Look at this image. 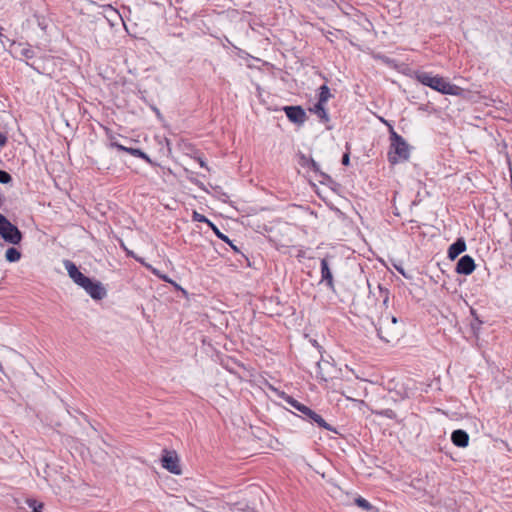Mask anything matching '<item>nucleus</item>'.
<instances>
[{"mask_svg": "<svg viewBox=\"0 0 512 512\" xmlns=\"http://www.w3.org/2000/svg\"><path fill=\"white\" fill-rule=\"evenodd\" d=\"M415 78L421 84L432 88L445 95H459L461 88L457 85L451 84L439 75H432L428 72H417Z\"/></svg>", "mask_w": 512, "mask_h": 512, "instance_id": "1", "label": "nucleus"}, {"mask_svg": "<svg viewBox=\"0 0 512 512\" xmlns=\"http://www.w3.org/2000/svg\"><path fill=\"white\" fill-rule=\"evenodd\" d=\"M397 323L398 319L395 316L382 315L375 325L378 337L387 343L397 339L401 333Z\"/></svg>", "mask_w": 512, "mask_h": 512, "instance_id": "2", "label": "nucleus"}, {"mask_svg": "<svg viewBox=\"0 0 512 512\" xmlns=\"http://www.w3.org/2000/svg\"><path fill=\"white\" fill-rule=\"evenodd\" d=\"M391 146L388 153L389 161L396 164L409 158V146L406 141L391 128Z\"/></svg>", "mask_w": 512, "mask_h": 512, "instance_id": "3", "label": "nucleus"}, {"mask_svg": "<svg viewBox=\"0 0 512 512\" xmlns=\"http://www.w3.org/2000/svg\"><path fill=\"white\" fill-rule=\"evenodd\" d=\"M0 236L2 239L12 245H17L22 240L21 231L12 224L4 215L0 213Z\"/></svg>", "mask_w": 512, "mask_h": 512, "instance_id": "4", "label": "nucleus"}, {"mask_svg": "<svg viewBox=\"0 0 512 512\" xmlns=\"http://www.w3.org/2000/svg\"><path fill=\"white\" fill-rule=\"evenodd\" d=\"M161 463L162 467L172 474L180 475L182 473L179 465V458L176 452L164 450V455L162 456Z\"/></svg>", "mask_w": 512, "mask_h": 512, "instance_id": "5", "label": "nucleus"}, {"mask_svg": "<svg viewBox=\"0 0 512 512\" xmlns=\"http://www.w3.org/2000/svg\"><path fill=\"white\" fill-rule=\"evenodd\" d=\"M283 110L292 123L302 125L307 119L306 112L301 106H285Z\"/></svg>", "mask_w": 512, "mask_h": 512, "instance_id": "6", "label": "nucleus"}, {"mask_svg": "<svg viewBox=\"0 0 512 512\" xmlns=\"http://www.w3.org/2000/svg\"><path fill=\"white\" fill-rule=\"evenodd\" d=\"M82 288L95 300H101L106 296V290L99 281H93L89 278L88 283L85 282Z\"/></svg>", "mask_w": 512, "mask_h": 512, "instance_id": "7", "label": "nucleus"}, {"mask_svg": "<svg viewBox=\"0 0 512 512\" xmlns=\"http://www.w3.org/2000/svg\"><path fill=\"white\" fill-rule=\"evenodd\" d=\"M64 266H65V268L67 270V273H68L69 277L78 286L82 287L85 284V282L88 283L89 277H87L83 273H81L79 271V269L77 268V266L73 262H71L69 260H66V261H64Z\"/></svg>", "mask_w": 512, "mask_h": 512, "instance_id": "8", "label": "nucleus"}, {"mask_svg": "<svg viewBox=\"0 0 512 512\" xmlns=\"http://www.w3.org/2000/svg\"><path fill=\"white\" fill-rule=\"evenodd\" d=\"M474 269L475 262L469 255L462 256L456 265V272L458 274L469 275L474 271Z\"/></svg>", "mask_w": 512, "mask_h": 512, "instance_id": "9", "label": "nucleus"}, {"mask_svg": "<svg viewBox=\"0 0 512 512\" xmlns=\"http://www.w3.org/2000/svg\"><path fill=\"white\" fill-rule=\"evenodd\" d=\"M13 52L21 57L26 59H31L35 56V52L33 48L25 43H13L12 44Z\"/></svg>", "mask_w": 512, "mask_h": 512, "instance_id": "10", "label": "nucleus"}, {"mask_svg": "<svg viewBox=\"0 0 512 512\" xmlns=\"http://www.w3.org/2000/svg\"><path fill=\"white\" fill-rule=\"evenodd\" d=\"M466 250V243L463 238L457 239L448 249V257L451 260L457 258L461 253Z\"/></svg>", "mask_w": 512, "mask_h": 512, "instance_id": "11", "label": "nucleus"}, {"mask_svg": "<svg viewBox=\"0 0 512 512\" xmlns=\"http://www.w3.org/2000/svg\"><path fill=\"white\" fill-rule=\"evenodd\" d=\"M281 397L282 399L287 403L289 404L291 407H293L294 409H296L297 411H299L300 413H302L303 417L305 418V416L307 415L308 412H310V408L305 406L304 404L300 403L299 401H297L296 399H294L293 397L287 395L286 393L282 392L281 393Z\"/></svg>", "mask_w": 512, "mask_h": 512, "instance_id": "12", "label": "nucleus"}, {"mask_svg": "<svg viewBox=\"0 0 512 512\" xmlns=\"http://www.w3.org/2000/svg\"><path fill=\"white\" fill-rule=\"evenodd\" d=\"M451 440L458 447H466L469 443V435L461 429L455 430L451 435Z\"/></svg>", "mask_w": 512, "mask_h": 512, "instance_id": "13", "label": "nucleus"}, {"mask_svg": "<svg viewBox=\"0 0 512 512\" xmlns=\"http://www.w3.org/2000/svg\"><path fill=\"white\" fill-rule=\"evenodd\" d=\"M321 278L330 288H333V276L328 265V261L324 258L321 260Z\"/></svg>", "mask_w": 512, "mask_h": 512, "instance_id": "14", "label": "nucleus"}, {"mask_svg": "<svg viewBox=\"0 0 512 512\" xmlns=\"http://www.w3.org/2000/svg\"><path fill=\"white\" fill-rule=\"evenodd\" d=\"M305 418L310 419L312 422H315L319 427H322L329 431H335L331 425H329L319 414L310 409V412L307 413Z\"/></svg>", "mask_w": 512, "mask_h": 512, "instance_id": "15", "label": "nucleus"}, {"mask_svg": "<svg viewBox=\"0 0 512 512\" xmlns=\"http://www.w3.org/2000/svg\"><path fill=\"white\" fill-rule=\"evenodd\" d=\"M311 112L316 114L321 120L327 122L329 120L328 113L322 103H316L313 108L310 109Z\"/></svg>", "mask_w": 512, "mask_h": 512, "instance_id": "16", "label": "nucleus"}, {"mask_svg": "<svg viewBox=\"0 0 512 512\" xmlns=\"http://www.w3.org/2000/svg\"><path fill=\"white\" fill-rule=\"evenodd\" d=\"M5 258L8 262H17L21 258V252L15 247H10L6 250Z\"/></svg>", "mask_w": 512, "mask_h": 512, "instance_id": "17", "label": "nucleus"}, {"mask_svg": "<svg viewBox=\"0 0 512 512\" xmlns=\"http://www.w3.org/2000/svg\"><path fill=\"white\" fill-rule=\"evenodd\" d=\"M331 97L330 89L327 85H322L319 88V99L317 103L325 104Z\"/></svg>", "mask_w": 512, "mask_h": 512, "instance_id": "18", "label": "nucleus"}, {"mask_svg": "<svg viewBox=\"0 0 512 512\" xmlns=\"http://www.w3.org/2000/svg\"><path fill=\"white\" fill-rule=\"evenodd\" d=\"M140 263H142L146 268H148L149 270H151V272L158 276L159 278H161L162 280L166 281V282H169V279L167 278V276L165 275H161L160 272L156 269V268H153L151 265L145 263L143 261V259H140V258H136Z\"/></svg>", "mask_w": 512, "mask_h": 512, "instance_id": "19", "label": "nucleus"}, {"mask_svg": "<svg viewBox=\"0 0 512 512\" xmlns=\"http://www.w3.org/2000/svg\"><path fill=\"white\" fill-rule=\"evenodd\" d=\"M127 153H129L135 157L145 159L148 162L150 161V158L147 156V154L138 148H129V150H127Z\"/></svg>", "mask_w": 512, "mask_h": 512, "instance_id": "20", "label": "nucleus"}, {"mask_svg": "<svg viewBox=\"0 0 512 512\" xmlns=\"http://www.w3.org/2000/svg\"><path fill=\"white\" fill-rule=\"evenodd\" d=\"M355 503L358 507L364 509V510H372L373 509V506L364 498L362 497H357L355 499Z\"/></svg>", "mask_w": 512, "mask_h": 512, "instance_id": "21", "label": "nucleus"}, {"mask_svg": "<svg viewBox=\"0 0 512 512\" xmlns=\"http://www.w3.org/2000/svg\"><path fill=\"white\" fill-rule=\"evenodd\" d=\"M27 505L33 510V512H41L43 504L34 499H28Z\"/></svg>", "mask_w": 512, "mask_h": 512, "instance_id": "22", "label": "nucleus"}, {"mask_svg": "<svg viewBox=\"0 0 512 512\" xmlns=\"http://www.w3.org/2000/svg\"><path fill=\"white\" fill-rule=\"evenodd\" d=\"M210 227L212 228V230L219 239L223 240L226 243H230V239L222 232H220V230L213 223L210 225Z\"/></svg>", "mask_w": 512, "mask_h": 512, "instance_id": "23", "label": "nucleus"}, {"mask_svg": "<svg viewBox=\"0 0 512 512\" xmlns=\"http://www.w3.org/2000/svg\"><path fill=\"white\" fill-rule=\"evenodd\" d=\"M10 182H12L11 175L8 172L4 171V170H0V183L8 184Z\"/></svg>", "mask_w": 512, "mask_h": 512, "instance_id": "24", "label": "nucleus"}, {"mask_svg": "<svg viewBox=\"0 0 512 512\" xmlns=\"http://www.w3.org/2000/svg\"><path fill=\"white\" fill-rule=\"evenodd\" d=\"M193 219L197 222L207 223L209 226L212 224V222L209 219H207L204 215L198 212L193 213Z\"/></svg>", "mask_w": 512, "mask_h": 512, "instance_id": "25", "label": "nucleus"}, {"mask_svg": "<svg viewBox=\"0 0 512 512\" xmlns=\"http://www.w3.org/2000/svg\"><path fill=\"white\" fill-rule=\"evenodd\" d=\"M111 147L117 148L118 150L125 151V152H127V150H129V148H127L119 143H116V142H112Z\"/></svg>", "mask_w": 512, "mask_h": 512, "instance_id": "26", "label": "nucleus"}, {"mask_svg": "<svg viewBox=\"0 0 512 512\" xmlns=\"http://www.w3.org/2000/svg\"><path fill=\"white\" fill-rule=\"evenodd\" d=\"M309 166L313 171H315V172L319 171V164L317 162H315L313 159L309 160Z\"/></svg>", "mask_w": 512, "mask_h": 512, "instance_id": "27", "label": "nucleus"}, {"mask_svg": "<svg viewBox=\"0 0 512 512\" xmlns=\"http://www.w3.org/2000/svg\"><path fill=\"white\" fill-rule=\"evenodd\" d=\"M317 377L320 378L323 381H327V378L321 373V364L320 362L317 363Z\"/></svg>", "mask_w": 512, "mask_h": 512, "instance_id": "28", "label": "nucleus"}, {"mask_svg": "<svg viewBox=\"0 0 512 512\" xmlns=\"http://www.w3.org/2000/svg\"><path fill=\"white\" fill-rule=\"evenodd\" d=\"M380 414L384 415L386 417H389V418H393L395 416L394 412L390 409L384 410V411L380 412Z\"/></svg>", "mask_w": 512, "mask_h": 512, "instance_id": "29", "label": "nucleus"}, {"mask_svg": "<svg viewBox=\"0 0 512 512\" xmlns=\"http://www.w3.org/2000/svg\"><path fill=\"white\" fill-rule=\"evenodd\" d=\"M6 143H7V137L3 133H0V147L5 146Z\"/></svg>", "mask_w": 512, "mask_h": 512, "instance_id": "30", "label": "nucleus"}, {"mask_svg": "<svg viewBox=\"0 0 512 512\" xmlns=\"http://www.w3.org/2000/svg\"><path fill=\"white\" fill-rule=\"evenodd\" d=\"M349 161H350V158H349V154L348 153H345L342 157V164L343 165H348L349 164Z\"/></svg>", "mask_w": 512, "mask_h": 512, "instance_id": "31", "label": "nucleus"}, {"mask_svg": "<svg viewBox=\"0 0 512 512\" xmlns=\"http://www.w3.org/2000/svg\"><path fill=\"white\" fill-rule=\"evenodd\" d=\"M384 293H385V297H384L383 303H384V305H387V303H388V299H389V297H388V291H387V290H385V291H384Z\"/></svg>", "mask_w": 512, "mask_h": 512, "instance_id": "32", "label": "nucleus"}, {"mask_svg": "<svg viewBox=\"0 0 512 512\" xmlns=\"http://www.w3.org/2000/svg\"><path fill=\"white\" fill-rule=\"evenodd\" d=\"M228 244L231 246V248H232L234 251L238 252V248H237V247H236V246H235L231 241H230V243H228Z\"/></svg>", "mask_w": 512, "mask_h": 512, "instance_id": "33", "label": "nucleus"}, {"mask_svg": "<svg viewBox=\"0 0 512 512\" xmlns=\"http://www.w3.org/2000/svg\"><path fill=\"white\" fill-rule=\"evenodd\" d=\"M200 165H201L202 167H204V166H205L204 161L200 160Z\"/></svg>", "mask_w": 512, "mask_h": 512, "instance_id": "34", "label": "nucleus"}, {"mask_svg": "<svg viewBox=\"0 0 512 512\" xmlns=\"http://www.w3.org/2000/svg\"><path fill=\"white\" fill-rule=\"evenodd\" d=\"M127 253H128V255H133V253L131 251L127 250Z\"/></svg>", "mask_w": 512, "mask_h": 512, "instance_id": "35", "label": "nucleus"}]
</instances>
